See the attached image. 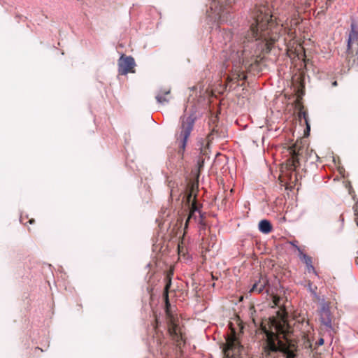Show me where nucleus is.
<instances>
[{
  "instance_id": "nucleus-1",
  "label": "nucleus",
  "mask_w": 358,
  "mask_h": 358,
  "mask_svg": "<svg viewBox=\"0 0 358 358\" xmlns=\"http://www.w3.org/2000/svg\"><path fill=\"white\" fill-rule=\"evenodd\" d=\"M271 15L268 8L265 6H256L251 10L247 19V23L240 34L241 50H237L238 62H241L242 56L250 52V44L255 41L272 42L276 40V36L270 35Z\"/></svg>"
},
{
  "instance_id": "nucleus-2",
  "label": "nucleus",
  "mask_w": 358,
  "mask_h": 358,
  "mask_svg": "<svg viewBox=\"0 0 358 358\" xmlns=\"http://www.w3.org/2000/svg\"><path fill=\"white\" fill-rule=\"evenodd\" d=\"M236 0H213L210 6L212 12V18L219 23H229L233 24L234 17L229 10L231 6Z\"/></svg>"
},
{
  "instance_id": "nucleus-3",
  "label": "nucleus",
  "mask_w": 358,
  "mask_h": 358,
  "mask_svg": "<svg viewBox=\"0 0 358 358\" xmlns=\"http://www.w3.org/2000/svg\"><path fill=\"white\" fill-rule=\"evenodd\" d=\"M196 115L195 113H191L188 116H182L181 120V131L180 134V148L185 150L188 138L194 128Z\"/></svg>"
},
{
  "instance_id": "nucleus-4",
  "label": "nucleus",
  "mask_w": 358,
  "mask_h": 358,
  "mask_svg": "<svg viewBox=\"0 0 358 358\" xmlns=\"http://www.w3.org/2000/svg\"><path fill=\"white\" fill-rule=\"evenodd\" d=\"M273 350L279 351L288 357L293 358L296 355L295 345L292 341L287 338H285L284 341L280 339L277 340V343L273 345Z\"/></svg>"
},
{
  "instance_id": "nucleus-5",
  "label": "nucleus",
  "mask_w": 358,
  "mask_h": 358,
  "mask_svg": "<svg viewBox=\"0 0 358 358\" xmlns=\"http://www.w3.org/2000/svg\"><path fill=\"white\" fill-rule=\"evenodd\" d=\"M187 217L185 220L184 229L185 231L187 230L188 226L191 224L192 223H198L201 225H205L203 222V213H201L200 210V207L195 206V207H191L187 208Z\"/></svg>"
},
{
  "instance_id": "nucleus-6",
  "label": "nucleus",
  "mask_w": 358,
  "mask_h": 358,
  "mask_svg": "<svg viewBox=\"0 0 358 358\" xmlns=\"http://www.w3.org/2000/svg\"><path fill=\"white\" fill-rule=\"evenodd\" d=\"M135 66L136 62L133 57L122 54L118 59V73L122 76H125L128 73H134L133 69Z\"/></svg>"
},
{
  "instance_id": "nucleus-7",
  "label": "nucleus",
  "mask_w": 358,
  "mask_h": 358,
  "mask_svg": "<svg viewBox=\"0 0 358 358\" xmlns=\"http://www.w3.org/2000/svg\"><path fill=\"white\" fill-rule=\"evenodd\" d=\"M320 320L327 327L331 328V312L327 303H323L320 308Z\"/></svg>"
},
{
  "instance_id": "nucleus-8",
  "label": "nucleus",
  "mask_w": 358,
  "mask_h": 358,
  "mask_svg": "<svg viewBox=\"0 0 358 358\" xmlns=\"http://www.w3.org/2000/svg\"><path fill=\"white\" fill-rule=\"evenodd\" d=\"M241 348H243L241 343L236 338H233L227 341V344L225 348V354L229 356L231 354L232 356L236 355L240 352Z\"/></svg>"
},
{
  "instance_id": "nucleus-9",
  "label": "nucleus",
  "mask_w": 358,
  "mask_h": 358,
  "mask_svg": "<svg viewBox=\"0 0 358 358\" xmlns=\"http://www.w3.org/2000/svg\"><path fill=\"white\" fill-rule=\"evenodd\" d=\"M268 285V280L266 278L260 276L258 280H256L251 288L249 290V293H258L263 292L265 287Z\"/></svg>"
},
{
  "instance_id": "nucleus-10",
  "label": "nucleus",
  "mask_w": 358,
  "mask_h": 358,
  "mask_svg": "<svg viewBox=\"0 0 358 358\" xmlns=\"http://www.w3.org/2000/svg\"><path fill=\"white\" fill-rule=\"evenodd\" d=\"M170 92L171 90L169 88H160L155 95L157 101L162 104L169 103L170 99L168 96L169 95Z\"/></svg>"
},
{
  "instance_id": "nucleus-11",
  "label": "nucleus",
  "mask_w": 358,
  "mask_h": 358,
  "mask_svg": "<svg viewBox=\"0 0 358 358\" xmlns=\"http://www.w3.org/2000/svg\"><path fill=\"white\" fill-rule=\"evenodd\" d=\"M297 250L299 252V258L301 261H303L307 267L308 272L310 273L311 271L314 272L315 274L316 271L314 268V266L312 264V258L307 255L306 254L303 253L299 247H296Z\"/></svg>"
},
{
  "instance_id": "nucleus-12",
  "label": "nucleus",
  "mask_w": 358,
  "mask_h": 358,
  "mask_svg": "<svg viewBox=\"0 0 358 358\" xmlns=\"http://www.w3.org/2000/svg\"><path fill=\"white\" fill-rule=\"evenodd\" d=\"M258 229L262 234H268L272 231L273 227L269 220L264 219L259 221Z\"/></svg>"
},
{
  "instance_id": "nucleus-13",
  "label": "nucleus",
  "mask_w": 358,
  "mask_h": 358,
  "mask_svg": "<svg viewBox=\"0 0 358 358\" xmlns=\"http://www.w3.org/2000/svg\"><path fill=\"white\" fill-rule=\"evenodd\" d=\"M193 192L192 190H188L185 192L183 199H185L186 205L187 208L199 206L196 203V199L192 200Z\"/></svg>"
},
{
  "instance_id": "nucleus-14",
  "label": "nucleus",
  "mask_w": 358,
  "mask_h": 358,
  "mask_svg": "<svg viewBox=\"0 0 358 358\" xmlns=\"http://www.w3.org/2000/svg\"><path fill=\"white\" fill-rule=\"evenodd\" d=\"M299 117L300 120L302 118L304 120L306 125V128L304 131V134L306 136H308L310 134V125L308 122V117L307 112H306L304 110H300L299 113Z\"/></svg>"
},
{
  "instance_id": "nucleus-15",
  "label": "nucleus",
  "mask_w": 358,
  "mask_h": 358,
  "mask_svg": "<svg viewBox=\"0 0 358 358\" xmlns=\"http://www.w3.org/2000/svg\"><path fill=\"white\" fill-rule=\"evenodd\" d=\"M348 38L354 41L358 39V29L355 22H352L350 24V31L348 35Z\"/></svg>"
},
{
  "instance_id": "nucleus-16",
  "label": "nucleus",
  "mask_w": 358,
  "mask_h": 358,
  "mask_svg": "<svg viewBox=\"0 0 358 358\" xmlns=\"http://www.w3.org/2000/svg\"><path fill=\"white\" fill-rule=\"evenodd\" d=\"M170 334L175 338L178 339L180 336L178 332V325L174 322H171V326L169 329Z\"/></svg>"
},
{
  "instance_id": "nucleus-17",
  "label": "nucleus",
  "mask_w": 358,
  "mask_h": 358,
  "mask_svg": "<svg viewBox=\"0 0 358 358\" xmlns=\"http://www.w3.org/2000/svg\"><path fill=\"white\" fill-rule=\"evenodd\" d=\"M220 34H221L223 36V43L224 44H227L232 38V34L230 31H226L224 30H223L222 31H220Z\"/></svg>"
},
{
  "instance_id": "nucleus-18",
  "label": "nucleus",
  "mask_w": 358,
  "mask_h": 358,
  "mask_svg": "<svg viewBox=\"0 0 358 358\" xmlns=\"http://www.w3.org/2000/svg\"><path fill=\"white\" fill-rule=\"evenodd\" d=\"M352 40H351L350 38H348V41H347V50H346V52L348 54H350V52H351V48H352Z\"/></svg>"
},
{
  "instance_id": "nucleus-19",
  "label": "nucleus",
  "mask_w": 358,
  "mask_h": 358,
  "mask_svg": "<svg viewBox=\"0 0 358 358\" xmlns=\"http://www.w3.org/2000/svg\"><path fill=\"white\" fill-rule=\"evenodd\" d=\"M353 210L355 211V215L356 217H358V211H357V203H356L354 206H353Z\"/></svg>"
},
{
  "instance_id": "nucleus-20",
  "label": "nucleus",
  "mask_w": 358,
  "mask_h": 358,
  "mask_svg": "<svg viewBox=\"0 0 358 358\" xmlns=\"http://www.w3.org/2000/svg\"><path fill=\"white\" fill-rule=\"evenodd\" d=\"M324 343V341L322 338H320L316 343L317 345H322Z\"/></svg>"
},
{
  "instance_id": "nucleus-21",
  "label": "nucleus",
  "mask_w": 358,
  "mask_h": 358,
  "mask_svg": "<svg viewBox=\"0 0 358 358\" xmlns=\"http://www.w3.org/2000/svg\"><path fill=\"white\" fill-rule=\"evenodd\" d=\"M296 163H299V160H298V159H294V162H293V166H294V167H296Z\"/></svg>"
},
{
  "instance_id": "nucleus-22",
  "label": "nucleus",
  "mask_w": 358,
  "mask_h": 358,
  "mask_svg": "<svg viewBox=\"0 0 358 358\" xmlns=\"http://www.w3.org/2000/svg\"><path fill=\"white\" fill-rule=\"evenodd\" d=\"M212 136H213V134H209V135L208 136V141H210V139H213V137H212Z\"/></svg>"
},
{
  "instance_id": "nucleus-23",
  "label": "nucleus",
  "mask_w": 358,
  "mask_h": 358,
  "mask_svg": "<svg viewBox=\"0 0 358 358\" xmlns=\"http://www.w3.org/2000/svg\"><path fill=\"white\" fill-rule=\"evenodd\" d=\"M332 85H333V86H334V87H335V86H337V85H338V83H337V81H336V80H335V81H334V82L332 83Z\"/></svg>"
},
{
  "instance_id": "nucleus-24",
  "label": "nucleus",
  "mask_w": 358,
  "mask_h": 358,
  "mask_svg": "<svg viewBox=\"0 0 358 358\" xmlns=\"http://www.w3.org/2000/svg\"><path fill=\"white\" fill-rule=\"evenodd\" d=\"M29 222L30 224H33V223L34 222V219H30V220H29Z\"/></svg>"
},
{
  "instance_id": "nucleus-25",
  "label": "nucleus",
  "mask_w": 358,
  "mask_h": 358,
  "mask_svg": "<svg viewBox=\"0 0 358 358\" xmlns=\"http://www.w3.org/2000/svg\"><path fill=\"white\" fill-rule=\"evenodd\" d=\"M340 219H341V221L342 222H344V218L343 217V216H342V215L340 217Z\"/></svg>"
},
{
  "instance_id": "nucleus-26",
  "label": "nucleus",
  "mask_w": 358,
  "mask_h": 358,
  "mask_svg": "<svg viewBox=\"0 0 358 358\" xmlns=\"http://www.w3.org/2000/svg\"><path fill=\"white\" fill-rule=\"evenodd\" d=\"M292 245H294L296 248V247H298L296 245H295V243H292Z\"/></svg>"
},
{
  "instance_id": "nucleus-27",
  "label": "nucleus",
  "mask_w": 358,
  "mask_h": 358,
  "mask_svg": "<svg viewBox=\"0 0 358 358\" xmlns=\"http://www.w3.org/2000/svg\"><path fill=\"white\" fill-rule=\"evenodd\" d=\"M357 225H358L357 217L356 218Z\"/></svg>"
}]
</instances>
